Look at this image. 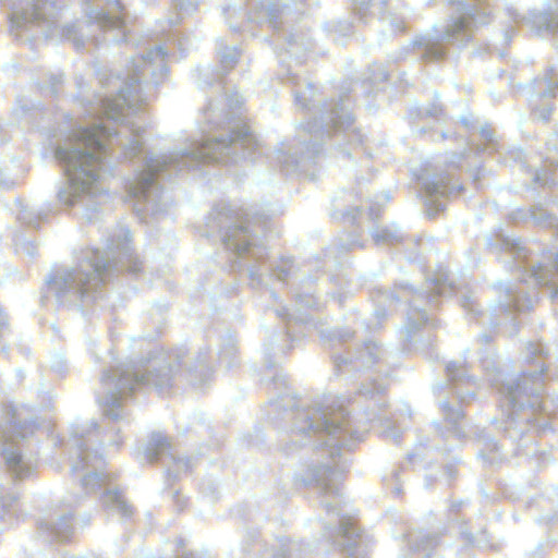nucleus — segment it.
<instances>
[{
    "label": "nucleus",
    "mask_w": 558,
    "mask_h": 558,
    "mask_svg": "<svg viewBox=\"0 0 558 558\" xmlns=\"http://www.w3.org/2000/svg\"><path fill=\"white\" fill-rule=\"evenodd\" d=\"M166 49L156 46L132 58L123 75L110 73L100 77L102 87L117 89V95L106 94L90 105L88 113H97L98 119L73 130L54 150L68 177L57 194L60 203L73 206L106 191L101 169L110 146L119 145L128 159L142 154L144 129L131 117L142 110L148 94L166 77Z\"/></svg>",
    "instance_id": "obj_1"
},
{
    "label": "nucleus",
    "mask_w": 558,
    "mask_h": 558,
    "mask_svg": "<svg viewBox=\"0 0 558 558\" xmlns=\"http://www.w3.org/2000/svg\"><path fill=\"white\" fill-rule=\"evenodd\" d=\"M378 410H371L362 418L353 420L344 408V400L336 396H324L312 401L311 404L296 405L295 398L289 393L279 395L271 403L276 411H281L284 417L292 421L291 440L287 444L288 453L311 445L314 448L326 447L332 464L322 463L311 471L315 487L322 496V504L328 513H335L340 520L339 524L325 525L324 536L340 546L348 558H365L368 553L367 536L355 527L354 523L344 519L340 508L341 494L338 486L340 473L343 468L336 462L342 447H350L352 442L361 440L368 429L366 423L383 420Z\"/></svg>",
    "instance_id": "obj_2"
},
{
    "label": "nucleus",
    "mask_w": 558,
    "mask_h": 558,
    "mask_svg": "<svg viewBox=\"0 0 558 558\" xmlns=\"http://www.w3.org/2000/svg\"><path fill=\"white\" fill-rule=\"evenodd\" d=\"M123 269L137 272L141 267L131 246V232L121 227L107 240L105 252L82 251L74 267L57 270L46 282L59 303L83 310L100 299L101 286L113 272Z\"/></svg>",
    "instance_id": "obj_3"
},
{
    "label": "nucleus",
    "mask_w": 558,
    "mask_h": 558,
    "mask_svg": "<svg viewBox=\"0 0 558 558\" xmlns=\"http://www.w3.org/2000/svg\"><path fill=\"white\" fill-rule=\"evenodd\" d=\"M232 142H216L211 144L210 137L202 142L192 141L185 147L169 154L148 153L142 160V169L136 180L129 187V196L133 199L134 210L138 218L146 223L167 211L172 204L171 197L160 187L158 180H172L182 171L213 162L217 155L216 147L232 148Z\"/></svg>",
    "instance_id": "obj_4"
},
{
    "label": "nucleus",
    "mask_w": 558,
    "mask_h": 558,
    "mask_svg": "<svg viewBox=\"0 0 558 558\" xmlns=\"http://www.w3.org/2000/svg\"><path fill=\"white\" fill-rule=\"evenodd\" d=\"M99 428L95 420L75 423L71 426L70 438L66 442L69 462L73 474L81 476V486L85 494L101 493V504L111 515L129 519L133 515V507L124 498L121 490L112 486L110 478L101 468L102 454L95 447L99 439Z\"/></svg>",
    "instance_id": "obj_5"
},
{
    "label": "nucleus",
    "mask_w": 558,
    "mask_h": 558,
    "mask_svg": "<svg viewBox=\"0 0 558 558\" xmlns=\"http://www.w3.org/2000/svg\"><path fill=\"white\" fill-rule=\"evenodd\" d=\"M180 354H158L143 367L122 364L105 371L100 379L97 400L104 415L114 422L126 417L123 402L137 387H154L158 391L170 386L178 366L182 365Z\"/></svg>",
    "instance_id": "obj_6"
},
{
    "label": "nucleus",
    "mask_w": 558,
    "mask_h": 558,
    "mask_svg": "<svg viewBox=\"0 0 558 558\" xmlns=\"http://www.w3.org/2000/svg\"><path fill=\"white\" fill-rule=\"evenodd\" d=\"M543 373L538 371L523 373L518 378H509L501 384L500 391L506 395L507 416L493 418L498 428L512 441H520L531 430L536 413L547 412V401L543 397Z\"/></svg>",
    "instance_id": "obj_7"
},
{
    "label": "nucleus",
    "mask_w": 558,
    "mask_h": 558,
    "mask_svg": "<svg viewBox=\"0 0 558 558\" xmlns=\"http://www.w3.org/2000/svg\"><path fill=\"white\" fill-rule=\"evenodd\" d=\"M276 210L268 214L255 211L240 215L231 205L221 203L216 205L208 215V233H218L226 250L239 257L250 255L256 260L263 259L267 250L258 233L266 227V219L275 215Z\"/></svg>",
    "instance_id": "obj_8"
},
{
    "label": "nucleus",
    "mask_w": 558,
    "mask_h": 558,
    "mask_svg": "<svg viewBox=\"0 0 558 558\" xmlns=\"http://www.w3.org/2000/svg\"><path fill=\"white\" fill-rule=\"evenodd\" d=\"M318 113V117L307 122L310 141L304 140L301 143L300 153L288 155L278 150L277 159L287 171L298 169L304 161L314 159L320 153L324 137L330 138L332 134H343L352 145L363 143V134L353 128L354 117L347 98L324 102Z\"/></svg>",
    "instance_id": "obj_9"
},
{
    "label": "nucleus",
    "mask_w": 558,
    "mask_h": 558,
    "mask_svg": "<svg viewBox=\"0 0 558 558\" xmlns=\"http://www.w3.org/2000/svg\"><path fill=\"white\" fill-rule=\"evenodd\" d=\"M451 7L450 19L441 33L416 36L411 43L412 47L421 50L424 61H438L445 58L447 50L445 44L465 45L473 36L478 25L489 23L487 8L469 3L465 0H449Z\"/></svg>",
    "instance_id": "obj_10"
},
{
    "label": "nucleus",
    "mask_w": 558,
    "mask_h": 558,
    "mask_svg": "<svg viewBox=\"0 0 558 558\" xmlns=\"http://www.w3.org/2000/svg\"><path fill=\"white\" fill-rule=\"evenodd\" d=\"M243 104V97L239 93L234 92L227 96V105L231 112L223 113L218 107H216L215 102L210 100L207 107L204 110V118L208 122V124H213L214 126H227V131L225 134H220L219 136L210 137L211 144L220 141L232 142V148L230 149H221L216 147L217 155H221V158H213V162H221V163H235L240 159L252 158L255 151L260 150V145L256 138V136L250 131V129L242 123H236L235 125H231L234 110L238 109Z\"/></svg>",
    "instance_id": "obj_11"
},
{
    "label": "nucleus",
    "mask_w": 558,
    "mask_h": 558,
    "mask_svg": "<svg viewBox=\"0 0 558 558\" xmlns=\"http://www.w3.org/2000/svg\"><path fill=\"white\" fill-rule=\"evenodd\" d=\"M25 407H5L3 421L0 422L1 456L8 470L15 478L28 477L36 468V463L24 457L17 441L25 439L34 432L35 421Z\"/></svg>",
    "instance_id": "obj_12"
},
{
    "label": "nucleus",
    "mask_w": 558,
    "mask_h": 558,
    "mask_svg": "<svg viewBox=\"0 0 558 558\" xmlns=\"http://www.w3.org/2000/svg\"><path fill=\"white\" fill-rule=\"evenodd\" d=\"M488 248L499 254L501 252L508 253L512 256L518 270L522 274V281L532 283L533 286H548L553 284L550 291L553 299L558 298V251L550 260V265L536 263L527 267L525 258L527 257V250L519 239H515L505 233L501 227L495 233V238H487Z\"/></svg>",
    "instance_id": "obj_13"
},
{
    "label": "nucleus",
    "mask_w": 558,
    "mask_h": 558,
    "mask_svg": "<svg viewBox=\"0 0 558 558\" xmlns=\"http://www.w3.org/2000/svg\"><path fill=\"white\" fill-rule=\"evenodd\" d=\"M68 0H33L12 9L10 14V31L21 37L23 32L37 29L46 38L58 32L57 19L60 10Z\"/></svg>",
    "instance_id": "obj_14"
},
{
    "label": "nucleus",
    "mask_w": 558,
    "mask_h": 558,
    "mask_svg": "<svg viewBox=\"0 0 558 558\" xmlns=\"http://www.w3.org/2000/svg\"><path fill=\"white\" fill-rule=\"evenodd\" d=\"M401 287L412 293L407 313V323L403 327V338L405 341L410 342L421 326L429 323L434 325L426 310L421 307L423 300L427 299L428 305L433 306L437 296L450 294L454 290V287L447 274H440L434 279H427L423 290H414L409 283H402Z\"/></svg>",
    "instance_id": "obj_15"
},
{
    "label": "nucleus",
    "mask_w": 558,
    "mask_h": 558,
    "mask_svg": "<svg viewBox=\"0 0 558 558\" xmlns=\"http://www.w3.org/2000/svg\"><path fill=\"white\" fill-rule=\"evenodd\" d=\"M288 10V3L278 4L272 0H258L248 13L233 5L223 8L222 13L231 29L247 32L254 36L256 35L254 25H268L274 31H278L284 23Z\"/></svg>",
    "instance_id": "obj_16"
},
{
    "label": "nucleus",
    "mask_w": 558,
    "mask_h": 558,
    "mask_svg": "<svg viewBox=\"0 0 558 558\" xmlns=\"http://www.w3.org/2000/svg\"><path fill=\"white\" fill-rule=\"evenodd\" d=\"M452 180V174L449 172L422 178L428 217L433 218L445 209V203L440 198L460 192L461 186Z\"/></svg>",
    "instance_id": "obj_17"
},
{
    "label": "nucleus",
    "mask_w": 558,
    "mask_h": 558,
    "mask_svg": "<svg viewBox=\"0 0 558 558\" xmlns=\"http://www.w3.org/2000/svg\"><path fill=\"white\" fill-rule=\"evenodd\" d=\"M144 457L149 462L163 460L168 466L169 475L177 476L179 472L191 468V459L177 457L167 437L161 433H153L143 450Z\"/></svg>",
    "instance_id": "obj_18"
},
{
    "label": "nucleus",
    "mask_w": 558,
    "mask_h": 558,
    "mask_svg": "<svg viewBox=\"0 0 558 558\" xmlns=\"http://www.w3.org/2000/svg\"><path fill=\"white\" fill-rule=\"evenodd\" d=\"M386 351L375 341L367 340L355 350L353 354H338L333 356L335 371L344 375L351 371L372 367L384 357Z\"/></svg>",
    "instance_id": "obj_19"
},
{
    "label": "nucleus",
    "mask_w": 558,
    "mask_h": 558,
    "mask_svg": "<svg viewBox=\"0 0 558 558\" xmlns=\"http://www.w3.org/2000/svg\"><path fill=\"white\" fill-rule=\"evenodd\" d=\"M218 54L221 71L215 72L210 66L198 70V86L201 88L213 86L214 82L220 84L222 76L226 75L236 64L240 57V51L235 46H223V41L220 40L218 44Z\"/></svg>",
    "instance_id": "obj_20"
},
{
    "label": "nucleus",
    "mask_w": 558,
    "mask_h": 558,
    "mask_svg": "<svg viewBox=\"0 0 558 558\" xmlns=\"http://www.w3.org/2000/svg\"><path fill=\"white\" fill-rule=\"evenodd\" d=\"M544 10L529 12L526 22L538 36H548L558 33V0H547Z\"/></svg>",
    "instance_id": "obj_21"
},
{
    "label": "nucleus",
    "mask_w": 558,
    "mask_h": 558,
    "mask_svg": "<svg viewBox=\"0 0 558 558\" xmlns=\"http://www.w3.org/2000/svg\"><path fill=\"white\" fill-rule=\"evenodd\" d=\"M498 290L500 291V295L494 311L506 314H510L513 311L523 312L531 308L533 306V299L536 295L535 293L525 295L517 287L502 282L498 283Z\"/></svg>",
    "instance_id": "obj_22"
},
{
    "label": "nucleus",
    "mask_w": 558,
    "mask_h": 558,
    "mask_svg": "<svg viewBox=\"0 0 558 558\" xmlns=\"http://www.w3.org/2000/svg\"><path fill=\"white\" fill-rule=\"evenodd\" d=\"M122 0H107V9H90L86 11L88 23L96 24L99 28H123L124 15Z\"/></svg>",
    "instance_id": "obj_23"
},
{
    "label": "nucleus",
    "mask_w": 558,
    "mask_h": 558,
    "mask_svg": "<svg viewBox=\"0 0 558 558\" xmlns=\"http://www.w3.org/2000/svg\"><path fill=\"white\" fill-rule=\"evenodd\" d=\"M367 10L378 15L377 21L381 24L380 31L384 35L390 36L404 29L403 21L389 11L387 0L362 1L359 13L364 15L363 11Z\"/></svg>",
    "instance_id": "obj_24"
},
{
    "label": "nucleus",
    "mask_w": 558,
    "mask_h": 558,
    "mask_svg": "<svg viewBox=\"0 0 558 558\" xmlns=\"http://www.w3.org/2000/svg\"><path fill=\"white\" fill-rule=\"evenodd\" d=\"M311 549L289 537L280 536L275 539L270 547H265L262 558H306Z\"/></svg>",
    "instance_id": "obj_25"
},
{
    "label": "nucleus",
    "mask_w": 558,
    "mask_h": 558,
    "mask_svg": "<svg viewBox=\"0 0 558 558\" xmlns=\"http://www.w3.org/2000/svg\"><path fill=\"white\" fill-rule=\"evenodd\" d=\"M294 272V262L292 258H282L276 266L253 265L248 268V276L253 283L262 284L263 276L269 275L279 281H286Z\"/></svg>",
    "instance_id": "obj_26"
},
{
    "label": "nucleus",
    "mask_w": 558,
    "mask_h": 558,
    "mask_svg": "<svg viewBox=\"0 0 558 558\" xmlns=\"http://www.w3.org/2000/svg\"><path fill=\"white\" fill-rule=\"evenodd\" d=\"M316 300L315 296L308 292H295V310L288 308L286 306L281 308H277L275 311L276 315L284 320L291 322H300L305 324L308 322L307 315L302 313L303 310L312 308L315 306Z\"/></svg>",
    "instance_id": "obj_27"
},
{
    "label": "nucleus",
    "mask_w": 558,
    "mask_h": 558,
    "mask_svg": "<svg viewBox=\"0 0 558 558\" xmlns=\"http://www.w3.org/2000/svg\"><path fill=\"white\" fill-rule=\"evenodd\" d=\"M555 138L549 140L547 145V153L545 156L546 162L550 169H542L535 173V182L542 185H551L557 182L558 171V134H554Z\"/></svg>",
    "instance_id": "obj_28"
},
{
    "label": "nucleus",
    "mask_w": 558,
    "mask_h": 558,
    "mask_svg": "<svg viewBox=\"0 0 558 558\" xmlns=\"http://www.w3.org/2000/svg\"><path fill=\"white\" fill-rule=\"evenodd\" d=\"M73 517L71 511L59 514L54 520L40 522L39 529L47 532L52 538L63 542L73 533Z\"/></svg>",
    "instance_id": "obj_29"
},
{
    "label": "nucleus",
    "mask_w": 558,
    "mask_h": 558,
    "mask_svg": "<svg viewBox=\"0 0 558 558\" xmlns=\"http://www.w3.org/2000/svg\"><path fill=\"white\" fill-rule=\"evenodd\" d=\"M409 544L413 551L422 555V558H430L440 546L438 535L432 532H418L410 534Z\"/></svg>",
    "instance_id": "obj_30"
},
{
    "label": "nucleus",
    "mask_w": 558,
    "mask_h": 558,
    "mask_svg": "<svg viewBox=\"0 0 558 558\" xmlns=\"http://www.w3.org/2000/svg\"><path fill=\"white\" fill-rule=\"evenodd\" d=\"M289 81L294 86L293 95L295 105L302 109L308 108V101L315 94L313 83L299 73H289Z\"/></svg>",
    "instance_id": "obj_31"
},
{
    "label": "nucleus",
    "mask_w": 558,
    "mask_h": 558,
    "mask_svg": "<svg viewBox=\"0 0 558 558\" xmlns=\"http://www.w3.org/2000/svg\"><path fill=\"white\" fill-rule=\"evenodd\" d=\"M208 349H203L197 353V356L194 359L195 362L193 365L189 366V374L191 377V381L196 385L206 384L211 376V368L208 365Z\"/></svg>",
    "instance_id": "obj_32"
},
{
    "label": "nucleus",
    "mask_w": 558,
    "mask_h": 558,
    "mask_svg": "<svg viewBox=\"0 0 558 558\" xmlns=\"http://www.w3.org/2000/svg\"><path fill=\"white\" fill-rule=\"evenodd\" d=\"M529 93L543 98L558 96V74L533 80Z\"/></svg>",
    "instance_id": "obj_33"
},
{
    "label": "nucleus",
    "mask_w": 558,
    "mask_h": 558,
    "mask_svg": "<svg viewBox=\"0 0 558 558\" xmlns=\"http://www.w3.org/2000/svg\"><path fill=\"white\" fill-rule=\"evenodd\" d=\"M371 234L376 244H395L403 236L401 230L395 225L373 228Z\"/></svg>",
    "instance_id": "obj_34"
},
{
    "label": "nucleus",
    "mask_w": 558,
    "mask_h": 558,
    "mask_svg": "<svg viewBox=\"0 0 558 558\" xmlns=\"http://www.w3.org/2000/svg\"><path fill=\"white\" fill-rule=\"evenodd\" d=\"M312 48L310 40L299 37L295 34H290L286 39L284 51L290 58H294L298 62L301 61L303 53Z\"/></svg>",
    "instance_id": "obj_35"
},
{
    "label": "nucleus",
    "mask_w": 558,
    "mask_h": 558,
    "mask_svg": "<svg viewBox=\"0 0 558 558\" xmlns=\"http://www.w3.org/2000/svg\"><path fill=\"white\" fill-rule=\"evenodd\" d=\"M15 205L17 219L29 227H38L40 221L47 217V214L43 210L24 206L21 201H17Z\"/></svg>",
    "instance_id": "obj_36"
},
{
    "label": "nucleus",
    "mask_w": 558,
    "mask_h": 558,
    "mask_svg": "<svg viewBox=\"0 0 558 558\" xmlns=\"http://www.w3.org/2000/svg\"><path fill=\"white\" fill-rule=\"evenodd\" d=\"M530 217L538 227H558V217L542 206H535L530 210Z\"/></svg>",
    "instance_id": "obj_37"
},
{
    "label": "nucleus",
    "mask_w": 558,
    "mask_h": 558,
    "mask_svg": "<svg viewBox=\"0 0 558 558\" xmlns=\"http://www.w3.org/2000/svg\"><path fill=\"white\" fill-rule=\"evenodd\" d=\"M441 411L446 416V421L451 425L452 432L460 436L462 434L461 428L458 426L459 421L462 418L463 413L460 409H453L448 400H442L439 403Z\"/></svg>",
    "instance_id": "obj_38"
},
{
    "label": "nucleus",
    "mask_w": 558,
    "mask_h": 558,
    "mask_svg": "<svg viewBox=\"0 0 558 558\" xmlns=\"http://www.w3.org/2000/svg\"><path fill=\"white\" fill-rule=\"evenodd\" d=\"M386 389V380L383 378L379 379H369L368 383L363 384L359 389V395L364 397L365 399H374L375 397L381 395Z\"/></svg>",
    "instance_id": "obj_39"
},
{
    "label": "nucleus",
    "mask_w": 558,
    "mask_h": 558,
    "mask_svg": "<svg viewBox=\"0 0 558 558\" xmlns=\"http://www.w3.org/2000/svg\"><path fill=\"white\" fill-rule=\"evenodd\" d=\"M61 35L73 41L77 50L85 46V38L83 35H78V28L76 24H66L61 29Z\"/></svg>",
    "instance_id": "obj_40"
},
{
    "label": "nucleus",
    "mask_w": 558,
    "mask_h": 558,
    "mask_svg": "<svg viewBox=\"0 0 558 558\" xmlns=\"http://www.w3.org/2000/svg\"><path fill=\"white\" fill-rule=\"evenodd\" d=\"M369 75L367 80L372 82V84H377L385 82L388 78V71L383 64L374 63L368 69Z\"/></svg>",
    "instance_id": "obj_41"
},
{
    "label": "nucleus",
    "mask_w": 558,
    "mask_h": 558,
    "mask_svg": "<svg viewBox=\"0 0 558 558\" xmlns=\"http://www.w3.org/2000/svg\"><path fill=\"white\" fill-rule=\"evenodd\" d=\"M390 195L387 192L381 193L376 197V201L372 202L368 208V215L372 220H376L380 216V207L389 202Z\"/></svg>",
    "instance_id": "obj_42"
},
{
    "label": "nucleus",
    "mask_w": 558,
    "mask_h": 558,
    "mask_svg": "<svg viewBox=\"0 0 558 558\" xmlns=\"http://www.w3.org/2000/svg\"><path fill=\"white\" fill-rule=\"evenodd\" d=\"M9 333H10V327H9V323H8V316L0 307V350L4 354H7L9 352V347L7 345V343H2V341L5 340V338L9 336Z\"/></svg>",
    "instance_id": "obj_43"
},
{
    "label": "nucleus",
    "mask_w": 558,
    "mask_h": 558,
    "mask_svg": "<svg viewBox=\"0 0 558 558\" xmlns=\"http://www.w3.org/2000/svg\"><path fill=\"white\" fill-rule=\"evenodd\" d=\"M15 251L17 254H24L33 258L37 254V246L32 241L19 239L15 241Z\"/></svg>",
    "instance_id": "obj_44"
},
{
    "label": "nucleus",
    "mask_w": 558,
    "mask_h": 558,
    "mask_svg": "<svg viewBox=\"0 0 558 558\" xmlns=\"http://www.w3.org/2000/svg\"><path fill=\"white\" fill-rule=\"evenodd\" d=\"M447 375L452 381L460 380L464 376V365L460 362L451 361L446 365Z\"/></svg>",
    "instance_id": "obj_45"
},
{
    "label": "nucleus",
    "mask_w": 558,
    "mask_h": 558,
    "mask_svg": "<svg viewBox=\"0 0 558 558\" xmlns=\"http://www.w3.org/2000/svg\"><path fill=\"white\" fill-rule=\"evenodd\" d=\"M174 9L182 15L191 14L195 11L196 4L191 0H172Z\"/></svg>",
    "instance_id": "obj_46"
},
{
    "label": "nucleus",
    "mask_w": 558,
    "mask_h": 558,
    "mask_svg": "<svg viewBox=\"0 0 558 558\" xmlns=\"http://www.w3.org/2000/svg\"><path fill=\"white\" fill-rule=\"evenodd\" d=\"M50 367L58 374H62L66 369V362L62 354H54L50 360Z\"/></svg>",
    "instance_id": "obj_47"
},
{
    "label": "nucleus",
    "mask_w": 558,
    "mask_h": 558,
    "mask_svg": "<svg viewBox=\"0 0 558 558\" xmlns=\"http://www.w3.org/2000/svg\"><path fill=\"white\" fill-rule=\"evenodd\" d=\"M235 353L234 343H229L223 350L219 353V359L221 361H226L227 366H231L233 363V355Z\"/></svg>",
    "instance_id": "obj_48"
},
{
    "label": "nucleus",
    "mask_w": 558,
    "mask_h": 558,
    "mask_svg": "<svg viewBox=\"0 0 558 558\" xmlns=\"http://www.w3.org/2000/svg\"><path fill=\"white\" fill-rule=\"evenodd\" d=\"M424 116L441 120L442 108L439 104L433 102L428 105L423 112Z\"/></svg>",
    "instance_id": "obj_49"
},
{
    "label": "nucleus",
    "mask_w": 558,
    "mask_h": 558,
    "mask_svg": "<svg viewBox=\"0 0 558 558\" xmlns=\"http://www.w3.org/2000/svg\"><path fill=\"white\" fill-rule=\"evenodd\" d=\"M480 134L489 146L495 147V132L488 124L481 125Z\"/></svg>",
    "instance_id": "obj_50"
},
{
    "label": "nucleus",
    "mask_w": 558,
    "mask_h": 558,
    "mask_svg": "<svg viewBox=\"0 0 558 558\" xmlns=\"http://www.w3.org/2000/svg\"><path fill=\"white\" fill-rule=\"evenodd\" d=\"M426 448V441L420 440L413 452L408 453V460L415 464L417 461L422 460V449Z\"/></svg>",
    "instance_id": "obj_51"
},
{
    "label": "nucleus",
    "mask_w": 558,
    "mask_h": 558,
    "mask_svg": "<svg viewBox=\"0 0 558 558\" xmlns=\"http://www.w3.org/2000/svg\"><path fill=\"white\" fill-rule=\"evenodd\" d=\"M553 112V108L550 106H544L542 108H536L533 110V116L535 119L547 122Z\"/></svg>",
    "instance_id": "obj_52"
},
{
    "label": "nucleus",
    "mask_w": 558,
    "mask_h": 558,
    "mask_svg": "<svg viewBox=\"0 0 558 558\" xmlns=\"http://www.w3.org/2000/svg\"><path fill=\"white\" fill-rule=\"evenodd\" d=\"M544 345L542 343H532L530 342L526 347V359H533L544 353Z\"/></svg>",
    "instance_id": "obj_53"
},
{
    "label": "nucleus",
    "mask_w": 558,
    "mask_h": 558,
    "mask_svg": "<svg viewBox=\"0 0 558 558\" xmlns=\"http://www.w3.org/2000/svg\"><path fill=\"white\" fill-rule=\"evenodd\" d=\"M353 336V331L348 328L339 329L333 332V338L338 339L341 342L349 340Z\"/></svg>",
    "instance_id": "obj_54"
},
{
    "label": "nucleus",
    "mask_w": 558,
    "mask_h": 558,
    "mask_svg": "<svg viewBox=\"0 0 558 558\" xmlns=\"http://www.w3.org/2000/svg\"><path fill=\"white\" fill-rule=\"evenodd\" d=\"M384 433L387 437L392 438L395 440H397L401 435V432L396 426H392L390 422H388V426L384 430Z\"/></svg>",
    "instance_id": "obj_55"
},
{
    "label": "nucleus",
    "mask_w": 558,
    "mask_h": 558,
    "mask_svg": "<svg viewBox=\"0 0 558 558\" xmlns=\"http://www.w3.org/2000/svg\"><path fill=\"white\" fill-rule=\"evenodd\" d=\"M460 121L466 129H474V120L471 113L460 116Z\"/></svg>",
    "instance_id": "obj_56"
},
{
    "label": "nucleus",
    "mask_w": 558,
    "mask_h": 558,
    "mask_svg": "<svg viewBox=\"0 0 558 558\" xmlns=\"http://www.w3.org/2000/svg\"><path fill=\"white\" fill-rule=\"evenodd\" d=\"M361 208L359 206L354 207L350 211H343V217H347L350 221L354 222L356 217L360 215Z\"/></svg>",
    "instance_id": "obj_57"
},
{
    "label": "nucleus",
    "mask_w": 558,
    "mask_h": 558,
    "mask_svg": "<svg viewBox=\"0 0 558 558\" xmlns=\"http://www.w3.org/2000/svg\"><path fill=\"white\" fill-rule=\"evenodd\" d=\"M13 185V182L4 174L2 169H0V189H10Z\"/></svg>",
    "instance_id": "obj_58"
},
{
    "label": "nucleus",
    "mask_w": 558,
    "mask_h": 558,
    "mask_svg": "<svg viewBox=\"0 0 558 558\" xmlns=\"http://www.w3.org/2000/svg\"><path fill=\"white\" fill-rule=\"evenodd\" d=\"M462 306L468 310L469 312H474L476 313V307H475V304L474 302L471 300V298L469 296H465L462 301Z\"/></svg>",
    "instance_id": "obj_59"
},
{
    "label": "nucleus",
    "mask_w": 558,
    "mask_h": 558,
    "mask_svg": "<svg viewBox=\"0 0 558 558\" xmlns=\"http://www.w3.org/2000/svg\"><path fill=\"white\" fill-rule=\"evenodd\" d=\"M62 83V75H54L51 77V93H58V85Z\"/></svg>",
    "instance_id": "obj_60"
},
{
    "label": "nucleus",
    "mask_w": 558,
    "mask_h": 558,
    "mask_svg": "<svg viewBox=\"0 0 558 558\" xmlns=\"http://www.w3.org/2000/svg\"><path fill=\"white\" fill-rule=\"evenodd\" d=\"M454 393L457 395L458 399L462 402H466L469 398H474V392H468L463 393L461 390L456 389Z\"/></svg>",
    "instance_id": "obj_61"
},
{
    "label": "nucleus",
    "mask_w": 558,
    "mask_h": 558,
    "mask_svg": "<svg viewBox=\"0 0 558 558\" xmlns=\"http://www.w3.org/2000/svg\"><path fill=\"white\" fill-rule=\"evenodd\" d=\"M511 154H513L515 160H523L524 151L521 148H515Z\"/></svg>",
    "instance_id": "obj_62"
},
{
    "label": "nucleus",
    "mask_w": 558,
    "mask_h": 558,
    "mask_svg": "<svg viewBox=\"0 0 558 558\" xmlns=\"http://www.w3.org/2000/svg\"><path fill=\"white\" fill-rule=\"evenodd\" d=\"M275 386H284L287 385L283 376H275L272 379Z\"/></svg>",
    "instance_id": "obj_63"
},
{
    "label": "nucleus",
    "mask_w": 558,
    "mask_h": 558,
    "mask_svg": "<svg viewBox=\"0 0 558 558\" xmlns=\"http://www.w3.org/2000/svg\"><path fill=\"white\" fill-rule=\"evenodd\" d=\"M486 442H487V446L490 448V450H495L497 451L498 450V444L495 441L494 438L492 437H488L487 439H485Z\"/></svg>",
    "instance_id": "obj_64"
}]
</instances>
